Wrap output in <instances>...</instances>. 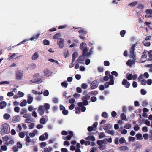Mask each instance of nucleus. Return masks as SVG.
Returning <instances> with one entry per match:
<instances>
[{
  "label": "nucleus",
  "mask_w": 152,
  "mask_h": 152,
  "mask_svg": "<svg viewBox=\"0 0 152 152\" xmlns=\"http://www.w3.org/2000/svg\"><path fill=\"white\" fill-rule=\"evenodd\" d=\"M80 49L82 51V53L83 55H85L86 57H88L91 54V51L87 52L88 48H87V45L85 43H81L80 45Z\"/></svg>",
  "instance_id": "nucleus-1"
},
{
  "label": "nucleus",
  "mask_w": 152,
  "mask_h": 152,
  "mask_svg": "<svg viewBox=\"0 0 152 152\" xmlns=\"http://www.w3.org/2000/svg\"><path fill=\"white\" fill-rule=\"evenodd\" d=\"M23 76V71L20 70L16 73V80H21Z\"/></svg>",
  "instance_id": "nucleus-2"
},
{
  "label": "nucleus",
  "mask_w": 152,
  "mask_h": 152,
  "mask_svg": "<svg viewBox=\"0 0 152 152\" xmlns=\"http://www.w3.org/2000/svg\"><path fill=\"white\" fill-rule=\"evenodd\" d=\"M3 128V130L4 133L6 134H8L10 132L9 125L7 124H4L2 125Z\"/></svg>",
  "instance_id": "nucleus-3"
},
{
  "label": "nucleus",
  "mask_w": 152,
  "mask_h": 152,
  "mask_svg": "<svg viewBox=\"0 0 152 152\" xmlns=\"http://www.w3.org/2000/svg\"><path fill=\"white\" fill-rule=\"evenodd\" d=\"M136 47V44H133L130 49V55L131 58H134L135 57L134 54V50H135V47Z\"/></svg>",
  "instance_id": "nucleus-4"
},
{
  "label": "nucleus",
  "mask_w": 152,
  "mask_h": 152,
  "mask_svg": "<svg viewBox=\"0 0 152 152\" xmlns=\"http://www.w3.org/2000/svg\"><path fill=\"white\" fill-rule=\"evenodd\" d=\"M64 40L62 38H60L58 39L57 43L60 48H62L64 46Z\"/></svg>",
  "instance_id": "nucleus-5"
},
{
  "label": "nucleus",
  "mask_w": 152,
  "mask_h": 152,
  "mask_svg": "<svg viewBox=\"0 0 152 152\" xmlns=\"http://www.w3.org/2000/svg\"><path fill=\"white\" fill-rule=\"evenodd\" d=\"M39 75V73H37L35 74L34 76V78L35 77L34 79L32 80H31V82L32 83H35L36 82H39L41 81V79L40 78H37V77H38Z\"/></svg>",
  "instance_id": "nucleus-6"
},
{
  "label": "nucleus",
  "mask_w": 152,
  "mask_h": 152,
  "mask_svg": "<svg viewBox=\"0 0 152 152\" xmlns=\"http://www.w3.org/2000/svg\"><path fill=\"white\" fill-rule=\"evenodd\" d=\"M98 85V83L97 80H94L93 81L91 85V88L92 89H94L96 88Z\"/></svg>",
  "instance_id": "nucleus-7"
},
{
  "label": "nucleus",
  "mask_w": 152,
  "mask_h": 152,
  "mask_svg": "<svg viewBox=\"0 0 152 152\" xmlns=\"http://www.w3.org/2000/svg\"><path fill=\"white\" fill-rule=\"evenodd\" d=\"M122 85L124 86L126 88H129L130 85V83L126 79H124L123 80L122 82Z\"/></svg>",
  "instance_id": "nucleus-8"
},
{
  "label": "nucleus",
  "mask_w": 152,
  "mask_h": 152,
  "mask_svg": "<svg viewBox=\"0 0 152 152\" xmlns=\"http://www.w3.org/2000/svg\"><path fill=\"white\" fill-rule=\"evenodd\" d=\"M25 140L26 142L25 144L27 146L29 145V143L31 142H34V141H32L30 139V137L28 135H26V136Z\"/></svg>",
  "instance_id": "nucleus-9"
},
{
  "label": "nucleus",
  "mask_w": 152,
  "mask_h": 152,
  "mask_svg": "<svg viewBox=\"0 0 152 152\" xmlns=\"http://www.w3.org/2000/svg\"><path fill=\"white\" fill-rule=\"evenodd\" d=\"M137 76L136 74H134L133 75L130 73L127 77V78L128 80H130L132 79L135 80L137 78Z\"/></svg>",
  "instance_id": "nucleus-10"
},
{
  "label": "nucleus",
  "mask_w": 152,
  "mask_h": 152,
  "mask_svg": "<svg viewBox=\"0 0 152 152\" xmlns=\"http://www.w3.org/2000/svg\"><path fill=\"white\" fill-rule=\"evenodd\" d=\"M48 137V134L47 132H45L42 135H41L39 137V139L41 141H43L45 140L46 139H47Z\"/></svg>",
  "instance_id": "nucleus-11"
},
{
  "label": "nucleus",
  "mask_w": 152,
  "mask_h": 152,
  "mask_svg": "<svg viewBox=\"0 0 152 152\" xmlns=\"http://www.w3.org/2000/svg\"><path fill=\"white\" fill-rule=\"evenodd\" d=\"M86 57V56L83 55V53H82V55L81 56H80L76 60V61L78 63H79L80 61H84L85 60V58L84 57Z\"/></svg>",
  "instance_id": "nucleus-12"
},
{
  "label": "nucleus",
  "mask_w": 152,
  "mask_h": 152,
  "mask_svg": "<svg viewBox=\"0 0 152 152\" xmlns=\"http://www.w3.org/2000/svg\"><path fill=\"white\" fill-rule=\"evenodd\" d=\"M38 112L39 113L40 115H42L44 113L43 107L42 106H40L38 110Z\"/></svg>",
  "instance_id": "nucleus-13"
},
{
  "label": "nucleus",
  "mask_w": 152,
  "mask_h": 152,
  "mask_svg": "<svg viewBox=\"0 0 152 152\" xmlns=\"http://www.w3.org/2000/svg\"><path fill=\"white\" fill-rule=\"evenodd\" d=\"M27 102L28 104H31L33 100V98L31 96V95L29 94L28 95Z\"/></svg>",
  "instance_id": "nucleus-14"
},
{
  "label": "nucleus",
  "mask_w": 152,
  "mask_h": 152,
  "mask_svg": "<svg viewBox=\"0 0 152 152\" xmlns=\"http://www.w3.org/2000/svg\"><path fill=\"white\" fill-rule=\"evenodd\" d=\"M20 120V117L19 115L15 116L12 119V121L15 123L19 121Z\"/></svg>",
  "instance_id": "nucleus-15"
},
{
  "label": "nucleus",
  "mask_w": 152,
  "mask_h": 152,
  "mask_svg": "<svg viewBox=\"0 0 152 152\" xmlns=\"http://www.w3.org/2000/svg\"><path fill=\"white\" fill-rule=\"evenodd\" d=\"M38 53L37 52H35L32 57V60H37L39 57Z\"/></svg>",
  "instance_id": "nucleus-16"
},
{
  "label": "nucleus",
  "mask_w": 152,
  "mask_h": 152,
  "mask_svg": "<svg viewBox=\"0 0 152 152\" xmlns=\"http://www.w3.org/2000/svg\"><path fill=\"white\" fill-rule=\"evenodd\" d=\"M7 105V103L5 101H2L0 102V109L5 108Z\"/></svg>",
  "instance_id": "nucleus-17"
},
{
  "label": "nucleus",
  "mask_w": 152,
  "mask_h": 152,
  "mask_svg": "<svg viewBox=\"0 0 152 152\" xmlns=\"http://www.w3.org/2000/svg\"><path fill=\"white\" fill-rule=\"evenodd\" d=\"M86 140H91L92 141H94L95 140V137L92 136H89L86 138Z\"/></svg>",
  "instance_id": "nucleus-18"
},
{
  "label": "nucleus",
  "mask_w": 152,
  "mask_h": 152,
  "mask_svg": "<svg viewBox=\"0 0 152 152\" xmlns=\"http://www.w3.org/2000/svg\"><path fill=\"white\" fill-rule=\"evenodd\" d=\"M111 126L110 124H105L103 126V129L104 130H107L108 129H110Z\"/></svg>",
  "instance_id": "nucleus-19"
},
{
  "label": "nucleus",
  "mask_w": 152,
  "mask_h": 152,
  "mask_svg": "<svg viewBox=\"0 0 152 152\" xmlns=\"http://www.w3.org/2000/svg\"><path fill=\"white\" fill-rule=\"evenodd\" d=\"M40 35V34H37L36 35H34L32 37L30 38V40L31 41H33L34 39H37L39 37Z\"/></svg>",
  "instance_id": "nucleus-20"
},
{
  "label": "nucleus",
  "mask_w": 152,
  "mask_h": 152,
  "mask_svg": "<svg viewBox=\"0 0 152 152\" xmlns=\"http://www.w3.org/2000/svg\"><path fill=\"white\" fill-rule=\"evenodd\" d=\"M44 74L45 75L47 76H49L51 75V73L50 72V71L47 69H45L44 71Z\"/></svg>",
  "instance_id": "nucleus-21"
},
{
  "label": "nucleus",
  "mask_w": 152,
  "mask_h": 152,
  "mask_svg": "<svg viewBox=\"0 0 152 152\" xmlns=\"http://www.w3.org/2000/svg\"><path fill=\"white\" fill-rule=\"evenodd\" d=\"M78 55V53L77 52H74L72 54V61H74L76 57Z\"/></svg>",
  "instance_id": "nucleus-22"
},
{
  "label": "nucleus",
  "mask_w": 152,
  "mask_h": 152,
  "mask_svg": "<svg viewBox=\"0 0 152 152\" xmlns=\"http://www.w3.org/2000/svg\"><path fill=\"white\" fill-rule=\"evenodd\" d=\"M33 121L34 119L32 118L29 117L25 120V122L26 123H30Z\"/></svg>",
  "instance_id": "nucleus-23"
},
{
  "label": "nucleus",
  "mask_w": 152,
  "mask_h": 152,
  "mask_svg": "<svg viewBox=\"0 0 152 152\" xmlns=\"http://www.w3.org/2000/svg\"><path fill=\"white\" fill-rule=\"evenodd\" d=\"M87 31L83 29H82L79 31V33L81 35L85 36L87 33Z\"/></svg>",
  "instance_id": "nucleus-24"
},
{
  "label": "nucleus",
  "mask_w": 152,
  "mask_h": 152,
  "mask_svg": "<svg viewBox=\"0 0 152 152\" xmlns=\"http://www.w3.org/2000/svg\"><path fill=\"white\" fill-rule=\"evenodd\" d=\"M119 149L122 151H124L126 150H128V147L126 146H123L120 147H119Z\"/></svg>",
  "instance_id": "nucleus-25"
},
{
  "label": "nucleus",
  "mask_w": 152,
  "mask_h": 152,
  "mask_svg": "<svg viewBox=\"0 0 152 152\" xmlns=\"http://www.w3.org/2000/svg\"><path fill=\"white\" fill-rule=\"evenodd\" d=\"M134 62L133 60L131 59L129 60L126 62V64L129 66H131L132 64Z\"/></svg>",
  "instance_id": "nucleus-26"
},
{
  "label": "nucleus",
  "mask_w": 152,
  "mask_h": 152,
  "mask_svg": "<svg viewBox=\"0 0 152 152\" xmlns=\"http://www.w3.org/2000/svg\"><path fill=\"white\" fill-rule=\"evenodd\" d=\"M136 136L138 140H141L142 139V135L141 134L138 133Z\"/></svg>",
  "instance_id": "nucleus-27"
},
{
  "label": "nucleus",
  "mask_w": 152,
  "mask_h": 152,
  "mask_svg": "<svg viewBox=\"0 0 152 152\" xmlns=\"http://www.w3.org/2000/svg\"><path fill=\"white\" fill-rule=\"evenodd\" d=\"M43 107V108H44L45 110H48L50 108V104L47 103H45Z\"/></svg>",
  "instance_id": "nucleus-28"
},
{
  "label": "nucleus",
  "mask_w": 152,
  "mask_h": 152,
  "mask_svg": "<svg viewBox=\"0 0 152 152\" xmlns=\"http://www.w3.org/2000/svg\"><path fill=\"white\" fill-rule=\"evenodd\" d=\"M104 139L103 140H98L97 142V144L99 146L101 145L104 143Z\"/></svg>",
  "instance_id": "nucleus-29"
},
{
  "label": "nucleus",
  "mask_w": 152,
  "mask_h": 152,
  "mask_svg": "<svg viewBox=\"0 0 152 152\" xmlns=\"http://www.w3.org/2000/svg\"><path fill=\"white\" fill-rule=\"evenodd\" d=\"M10 115L7 113H5L3 117L6 120H8L10 117Z\"/></svg>",
  "instance_id": "nucleus-30"
},
{
  "label": "nucleus",
  "mask_w": 152,
  "mask_h": 152,
  "mask_svg": "<svg viewBox=\"0 0 152 152\" xmlns=\"http://www.w3.org/2000/svg\"><path fill=\"white\" fill-rule=\"evenodd\" d=\"M90 95L88 94H86L85 97H83L82 99H86V100H88L90 99Z\"/></svg>",
  "instance_id": "nucleus-31"
},
{
  "label": "nucleus",
  "mask_w": 152,
  "mask_h": 152,
  "mask_svg": "<svg viewBox=\"0 0 152 152\" xmlns=\"http://www.w3.org/2000/svg\"><path fill=\"white\" fill-rule=\"evenodd\" d=\"M27 102L26 101L24 100L20 104V105L22 107L25 106L26 105Z\"/></svg>",
  "instance_id": "nucleus-32"
},
{
  "label": "nucleus",
  "mask_w": 152,
  "mask_h": 152,
  "mask_svg": "<svg viewBox=\"0 0 152 152\" xmlns=\"http://www.w3.org/2000/svg\"><path fill=\"white\" fill-rule=\"evenodd\" d=\"M60 36V34L59 33H56L54 35L53 37V39H57Z\"/></svg>",
  "instance_id": "nucleus-33"
},
{
  "label": "nucleus",
  "mask_w": 152,
  "mask_h": 152,
  "mask_svg": "<svg viewBox=\"0 0 152 152\" xmlns=\"http://www.w3.org/2000/svg\"><path fill=\"white\" fill-rule=\"evenodd\" d=\"M121 119L123 120H125L126 119V115L123 113H121L120 115Z\"/></svg>",
  "instance_id": "nucleus-34"
},
{
  "label": "nucleus",
  "mask_w": 152,
  "mask_h": 152,
  "mask_svg": "<svg viewBox=\"0 0 152 152\" xmlns=\"http://www.w3.org/2000/svg\"><path fill=\"white\" fill-rule=\"evenodd\" d=\"M61 85L62 87L66 88L68 84L67 83L66 81H64L61 83Z\"/></svg>",
  "instance_id": "nucleus-35"
},
{
  "label": "nucleus",
  "mask_w": 152,
  "mask_h": 152,
  "mask_svg": "<svg viewBox=\"0 0 152 152\" xmlns=\"http://www.w3.org/2000/svg\"><path fill=\"white\" fill-rule=\"evenodd\" d=\"M101 116L102 117L107 118L108 117L107 113L105 112H103Z\"/></svg>",
  "instance_id": "nucleus-36"
},
{
  "label": "nucleus",
  "mask_w": 152,
  "mask_h": 152,
  "mask_svg": "<svg viewBox=\"0 0 152 152\" xmlns=\"http://www.w3.org/2000/svg\"><path fill=\"white\" fill-rule=\"evenodd\" d=\"M49 93L48 91L47 90H45L43 92V94L44 96H47L49 95Z\"/></svg>",
  "instance_id": "nucleus-37"
},
{
  "label": "nucleus",
  "mask_w": 152,
  "mask_h": 152,
  "mask_svg": "<svg viewBox=\"0 0 152 152\" xmlns=\"http://www.w3.org/2000/svg\"><path fill=\"white\" fill-rule=\"evenodd\" d=\"M99 137L100 139L102 138L105 136V135L103 132H102L100 133H99Z\"/></svg>",
  "instance_id": "nucleus-38"
},
{
  "label": "nucleus",
  "mask_w": 152,
  "mask_h": 152,
  "mask_svg": "<svg viewBox=\"0 0 152 152\" xmlns=\"http://www.w3.org/2000/svg\"><path fill=\"white\" fill-rule=\"evenodd\" d=\"M131 125L129 124H125L124 126V128L125 129H128L129 128H130L131 127Z\"/></svg>",
  "instance_id": "nucleus-39"
},
{
  "label": "nucleus",
  "mask_w": 152,
  "mask_h": 152,
  "mask_svg": "<svg viewBox=\"0 0 152 152\" xmlns=\"http://www.w3.org/2000/svg\"><path fill=\"white\" fill-rule=\"evenodd\" d=\"M126 32V31L125 30H122L120 32V34L121 37H123L124 36Z\"/></svg>",
  "instance_id": "nucleus-40"
},
{
  "label": "nucleus",
  "mask_w": 152,
  "mask_h": 152,
  "mask_svg": "<svg viewBox=\"0 0 152 152\" xmlns=\"http://www.w3.org/2000/svg\"><path fill=\"white\" fill-rule=\"evenodd\" d=\"M105 132L107 133L108 134H110L112 135H113L114 134V132L113 130H107Z\"/></svg>",
  "instance_id": "nucleus-41"
},
{
  "label": "nucleus",
  "mask_w": 152,
  "mask_h": 152,
  "mask_svg": "<svg viewBox=\"0 0 152 152\" xmlns=\"http://www.w3.org/2000/svg\"><path fill=\"white\" fill-rule=\"evenodd\" d=\"M19 136L21 138H23L25 136V134L24 133L20 132L19 133Z\"/></svg>",
  "instance_id": "nucleus-42"
},
{
  "label": "nucleus",
  "mask_w": 152,
  "mask_h": 152,
  "mask_svg": "<svg viewBox=\"0 0 152 152\" xmlns=\"http://www.w3.org/2000/svg\"><path fill=\"white\" fill-rule=\"evenodd\" d=\"M119 142L121 144L124 143L125 141V139L123 137H122L119 139Z\"/></svg>",
  "instance_id": "nucleus-43"
},
{
  "label": "nucleus",
  "mask_w": 152,
  "mask_h": 152,
  "mask_svg": "<svg viewBox=\"0 0 152 152\" xmlns=\"http://www.w3.org/2000/svg\"><path fill=\"white\" fill-rule=\"evenodd\" d=\"M137 4V1H134L132 2L129 4V5L131 6H136Z\"/></svg>",
  "instance_id": "nucleus-44"
},
{
  "label": "nucleus",
  "mask_w": 152,
  "mask_h": 152,
  "mask_svg": "<svg viewBox=\"0 0 152 152\" xmlns=\"http://www.w3.org/2000/svg\"><path fill=\"white\" fill-rule=\"evenodd\" d=\"M17 147L19 148H21L22 147V145L19 142H18L17 143Z\"/></svg>",
  "instance_id": "nucleus-45"
},
{
  "label": "nucleus",
  "mask_w": 152,
  "mask_h": 152,
  "mask_svg": "<svg viewBox=\"0 0 152 152\" xmlns=\"http://www.w3.org/2000/svg\"><path fill=\"white\" fill-rule=\"evenodd\" d=\"M143 121H144V122H144L148 126H150V122L148 120H143Z\"/></svg>",
  "instance_id": "nucleus-46"
},
{
  "label": "nucleus",
  "mask_w": 152,
  "mask_h": 152,
  "mask_svg": "<svg viewBox=\"0 0 152 152\" xmlns=\"http://www.w3.org/2000/svg\"><path fill=\"white\" fill-rule=\"evenodd\" d=\"M141 85H143V86H145L146 85L147 83V81L144 79L141 80Z\"/></svg>",
  "instance_id": "nucleus-47"
},
{
  "label": "nucleus",
  "mask_w": 152,
  "mask_h": 152,
  "mask_svg": "<svg viewBox=\"0 0 152 152\" xmlns=\"http://www.w3.org/2000/svg\"><path fill=\"white\" fill-rule=\"evenodd\" d=\"M106 148V146L105 145H101L100 146H99V149L101 150H103L105 148Z\"/></svg>",
  "instance_id": "nucleus-48"
},
{
  "label": "nucleus",
  "mask_w": 152,
  "mask_h": 152,
  "mask_svg": "<svg viewBox=\"0 0 152 152\" xmlns=\"http://www.w3.org/2000/svg\"><path fill=\"white\" fill-rule=\"evenodd\" d=\"M87 85L86 83H83L82 84L81 87L83 89H85L87 88Z\"/></svg>",
  "instance_id": "nucleus-49"
},
{
  "label": "nucleus",
  "mask_w": 152,
  "mask_h": 152,
  "mask_svg": "<svg viewBox=\"0 0 152 152\" xmlns=\"http://www.w3.org/2000/svg\"><path fill=\"white\" fill-rule=\"evenodd\" d=\"M69 113L68 111V110H65V109L64 110H63L62 111V114L64 115H67Z\"/></svg>",
  "instance_id": "nucleus-50"
},
{
  "label": "nucleus",
  "mask_w": 152,
  "mask_h": 152,
  "mask_svg": "<svg viewBox=\"0 0 152 152\" xmlns=\"http://www.w3.org/2000/svg\"><path fill=\"white\" fill-rule=\"evenodd\" d=\"M10 82L7 81H4L0 82V85H3L5 84H9Z\"/></svg>",
  "instance_id": "nucleus-51"
},
{
  "label": "nucleus",
  "mask_w": 152,
  "mask_h": 152,
  "mask_svg": "<svg viewBox=\"0 0 152 152\" xmlns=\"http://www.w3.org/2000/svg\"><path fill=\"white\" fill-rule=\"evenodd\" d=\"M83 101V103L84 105L86 106L88 104V102L87 100H85V99L82 100Z\"/></svg>",
  "instance_id": "nucleus-52"
},
{
  "label": "nucleus",
  "mask_w": 152,
  "mask_h": 152,
  "mask_svg": "<svg viewBox=\"0 0 152 152\" xmlns=\"http://www.w3.org/2000/svg\"><path fill=\"white\" fill-rule=\"evenodd\" d=\"M40 122L42 124H45V119L44 118H42L40 119Z\"/></svg>",
  "instance_id": "nucleus-53"
},
{
  "label": "nucleus",
  "mask_w": 152,
  "mask_h": 152,
  "mask_svg": "<svg viewBox=\"0 0 152 152\" xmlns=\"http://www.w3.org/2000/svg\"><path fill=\"white\" fill-rule=\"evenodd\" d=\"M31 116V115L30 114H25L23 115V117L26 118H28L29 117H30Z\"/></svg>",
  "instance_id": "nucleus-54"
},
{
  "label": "nucleus",
  "mask_w": 152,
  "mask_h": 152,
  "mask_svg": "<svg viewBox=\"0 0 152 152\" xmlns=\"http://www.w3.org/2000/svg\"><path fill=\"white\" fill-rule=\"evenodd\" d=\"M88 131L89 132H91L92 130H95L96 129H94V128L92 126H89L88 128L87 129Z\"/></svg>",
  "instance_id": "nucleus-55"
},
{
  "label": "nucleus",
  "mask_w": 152,
  "mask_h": 152,
  "mask_svg": "<svg viewBox=\"0 0 152 152\" xmlns=\"http://www.w3.org/2000/svg\"><path fill=\"white\" fill-rule=\"evenodd\" d=\"M104 64L105 66H108L110 65V63L108 61H105L104 62Z\"/></svg>",
  "instance_id": "nucleus-56"
},
{
  "label": "nucleus",
  "mask_w": 152,
  "mask_h": 152,
  "mask_svg": "<svg viewBox=\"0 0 152 152\" xmlns=\"http://www.w3.org/2000/svg\"><path fill=\"white\" fill-rule=\"evenodd\" d=\"M43 44L45 45H49L50 44L49 41L47 39H45L43 41Z\"/></svg>",
  "instance_id": "nucleus-57"
},
{
  "label": "nucleus",
  "mask_w": 152,
  "mask_h": 152,
  "mask_svg": "<svg viewBox=\"0 0 152 152\" xmlns=\"http://www.w3.org/2000/svg\"><path fill=\"white\" fill-rule=\"evenodd\" d=\"M1 148L2 150L5 151L7 150V146L5 145L1 146Z\"/></svg>",
  "instance_id": "nucleus-58"
},
{
  "label": "nucleus",
  "mask_w": 152,
  "mask_h": 152,
  "mask_svg": "<svg viewBox=\"0 0 152 152\" xmlns=\"http://www.w3.org/2000/svg\"><path fill=\"white\" fill-rule=\"evenodd\" d=\"M112 75H114L116 77L118 76V73L117 72L115 71H113L111 72Z\"/></svg>",
  "instance_id": "nucleus-59"
},
{
  "label": "nucleus",
  "mask_w": 152,
  "mask_h": 152,
  "mask_svg": "<svg viewBox=\"0 0 152 152\" xmlns=\"http://www.w3.org/2000/svg\"><path fill=\"white\" fill-rule=\"evenodd\" d=\"M140 129V127L138 126L137 124H136L135 125L134 127V129L136 131H137L139 130Z\"/></svg>",
  "instance_id": "nucleus-60"
},
{
  "label": "nucleus",
  "mask_w": 152,
  "mask_h": 152,
  "mask_svg": "<svg viewBox=\"0 0 152 152\" xmlns=\"http://www.w3.org/2000/svg\"><path fill=\"white\" fill-rule=\"evenodd\" d=\"M75 101V99L73 98H72L69 100V102L70 103L73 104Z\"/></svg>",
  "instance_id": "nucleus-61"
},
{
  "label": "nucleus",
  "mask_w": 152,
  "mask_h": 152,
  "mask_svg": "<svg viewBox=\"0 0 152 152\" xmlns=\"http://www.w3.org/2000/svg\"><path fill=\"white\" fill-rule=\"evenodd\" d=\"M18 94L19 96L20 97H22L24 95V93L21 91H18Z\"/></svg>",
  "instance_id": "nucleus-62"
},
{
  "label": "nucleus",
  "mask_w": 152,
  "mask_h": 152,
  "mask_svg": "<svg viewBox=\"0 0 152 152\" xmlns=\"http://www.w3.org/2000/svg\"><path fill=\"white\" fill-rule=\"evenodd\" d=\"M91 100L92 102H95L96 101L97 98L95 96L91 97Z\"/></svg>",
  "instance_id": "nucleus-63"
},
{
  "label": "nucleus",
  "mask_w": 152,
  "mask_h": 152,
  "mask_svg": "<svg viewBox=\"0 0 152 152\" xmlns=\"http://www.w3.org/2000/svg\"><path fill=\"white\" fill-rule=\"evenodd\" d=\"M146 12L147 14H152V9H148L146 11Z\"/></svg>",
  "instance_id": "nucleus-64"
}]
</instances>
